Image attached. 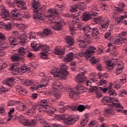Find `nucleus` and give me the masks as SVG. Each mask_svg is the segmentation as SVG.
I'll return each mask as SVG.
<instances>
[{
  "mask_svg": "<svg viewBox=\"0 0 127 127\" xmlns=\"http://www.w3.org/2000/svg\"><path fill=\"white\" fill-rule=\"evenodd\" d=\"M54 102L53 98H49L47 99H44L40 100V105H38L35 103L30 102L29 100H27L28 106L31 105L32 107L31 109H29L27 112V115L29 116H32V115H35L36 113V110H38L39 113L42 114L43 112H47L50 114V116H53L54 113L56 111V108L53 107L48 106V104H51V103Z\"/></svg>",
  "mask_w": 127,
  "mask_h": 127,
  "instance_id": "obj_1",
  "label": "nucleus"
},
{
  "mask_svg": "<svg viewBox=\"0 0 127 127\" xmlns=\"http://www.w3.org/2000/svg\"><path fill=\"white\" fill-rule=\"evenodd\" d=\"M51 74L56 78V80H58V82L62 79H66L67 75L69 72L67 71V65L63 64L61 66V69L58 68H55L51 71Z\"/></svg>",
  "mask_w": 127,
  "mask_h": 127,
  "instance_id": "obj_2",
  "label": "nucleus"
},
{
  "mask_svg": "<svg viewBox=\"0 0 127 127\" xmlns=\"http://www.w3.org/2000/svg\"><path fill=\"white\" fill-rule=\"evenodd\" d=\"M32 5L33 8H35L36 10L34 12L33 19L34 21L37 22H41L43 21L44 18L42 16L43 13V8H40L37 9L38 7L40 6V4H39V0H33L32 2Z\"/></svg>",
  "mask_w": 127,
  "mask_h": 127,
  "instance_id": "obj_3",
  "label": "nucleus"
},
{
  "mask_svg": "<svg viewBox=\"0 0 127 127\" xmlns=\"http://www.w3.org/2000/svg\"><path fill=\"white\" fill-rule=\"evenodd\" d=\"M31 46L33 49L36 51L42 49L43 52L41 53V58L42 59H46L47 57V53L49 51V47L47 45H41L38 44L36 41H33L31 43Z\"/></svg>",
  "mask_w": 127,
  "mask_h": 127,
  "instance_id": "obj_4",
  "label": "nucleus"
},
{
  "mask_svg": "<svg viewBox=\"0 0 127 127\" xmlns=\"http://www.w3.org/2000/svg\"><path fill=\"white\" fill-rule=\"evenodd\" d=\"M79 71L80 72V74H78L75 77V82L82 84L83 85H85V86H89V87H91V84L93 82H95V80H87V78L84 75L85 72H86V71L84 70V68H80L79 69Z\"/></svg>",
  "mask_w": 127,
  "mask_h": 127,
  "instance_id": "obj_5",
  "label": "nucleus"
},
{
  "mask_svg": "<svg viewBox=\"0 0 127 127\" xmlns=\"http://www.w3.org/2000/svg\"><path fill=\"white\" fill-rule=\"evenodd\" d=\"M82 30L84 33V36L87 38H91V37H95V36H99L100 35V31L97 28H91L88 25H85Z\"/></svg>",
  "mask_w": 127,
  "mask_h": 127,
  "instance_id": "obj_6",
  "label": "nucleus"
},
{
  "mask_svg": "<svg viewBox=\"0 0 127 127\" xmlns=\"http://www.w3.org/2000/svg\"><path fill=\"white\" fill-rule=\"evenodd\" d=\"M82 83H79L75 87V89H70L69 90V95L70 98L78 99L80 93H85L86 89Z\"/></svg>",
  "mask_w": 127,
  "mask_h": 127,
  "instance_id": "obj_7",
  "label": "nucleus"
},
{
  "mask_svg": "<svg viewBox=\"0 0 127 127\" xmlns=\"http://www.w3.org/2000/svg\"><path fill=\"white\" fill-rule=\"evenodd\" d=\"M64 8V4H62L58 5L55 9H49L47 13L50 14L48 15L47 18L49 20H52L53 18H55V16H58L60 13V11H62Z\"/></svg>",
  "mask_w": 127,
  "mask_h": 127,
  "instance_id": "obj_8",
  "label": "nucleus"
},
{
  "mask_svg": "<svg viewBox=\"0 0 127 127\" xmlns=\"http://www.w3.org/2000/svg\"><path fill=\"white\" fill-rule=\"evenodd\" d=\"M102 104L103 105H112L115 106L116 108H120V109H124V107L121 105L119 102V100L115 98L114 96L112 97H105L102 98Z\"/></svg>",
  "mask_w": 127,
  "mask_h": 127,
  "instance_id": "obj_9",
  "label": "nucleus"
},
{
  "mask_svg": "<svg viewBox=\"0 0 127 127\" xmlns=\"http://www.w3.org/2000/svg\"><path fill=\"white\" fill-rule=\"evenodd\" d=\"M93 9L94 11L92 12H85L83 13L82 20L83 21H88V20H90V19H92L93 17H95V16H97V14L98 13L96 12V11H99V9L98 8V6L96 5H94L93 7Z\"/></svg>",
  "mask_w": 127,
  "mask_h": 127,
  "instance_id": "obj_10",
  "label": "nucleus"
},
{
  "mask_svg": "<svg viewBox=\"0 0 127 127\" xmlns=\"http://www.w3.org/2000/svg\"><path fill=\"white\" fill-rule=\"evenodd\" d=\"M16 119L19 121L24 127L27 126L28 127H35L36 126V121L34 120H28L24 116L20 115L19 117H17Z\"/></svg>",
  "mask_w": 127,
  "mask_h": 127,
  "instance_id": "obj_11",
  "label": "nucleus"
},
{
  "mask_svg": "<svg viewBox=\"0 0 127 127\" xmlns=\"http://www.w3.org/2000/svg\"><path fill=\"white\" fill-rule=\"evenodd\" d=\"M12 35L8 37V39L10 45H11L12 47H14V46H16L18 44L17 39L19 37V33L16 30H13L12 31Z\"/></svg>",
  "mask_w": 127,
  "mask_h": 127,
  "instance_id": "obj_12",
  "label": "nucleus"
},
{
  "mask_svg": "<svg viewBox=\"0 0 127 127\" xmlns=\"http://www.w3.org/2000/svg\"><path fill=\"white\" fill-rule=\"evenodd\" d=\"M0 9H1L0 16L4 19V20H10L11 22H13L12 18H10V14L9 12L5 9L4 5H1L0 6Z\"/></svg>",
  "mask_w": 127,
  "mask_h": 127,
  "instance_id": "obj_13",
  "label": "nucleus"
},
{
  "mask_svg": "<svg viewBox=\"0 0 127 127\" xmlns=\"http://www.w3.org/2000/svg\"><path fill=\"white\" fill-rule=\"evenodd\" d=\"M25 54V49L21 47L18 51L17 54H14L11 57L12 61L16 62L19 61L21 59L20 56H23Z\"/></svg>",
  "mask_w": 127,
  "mask_h": 127,
  "instance_id": "obj_14",
  "label": "nucleus"
},
{
  "mask_svg": "<svg viewBox=\"0 0 127 127\" xmlns=\"http://www.w3.org/2000/svg\"><path fill=\"white\" fill-rule=\"evenodd\" d=\"M123 43H127V39L121 37L119 38H117L113 40L111 42L109 43V47H112L113 45H121Z\"/></svg>",
  "mask_w": 127,
  "mask_h": 127,
  "instance_id": "obj_15",
  "label": "nucleus"
},
{
  "mask_svg": "<svg viewBox=\"0 0 127 127\" xmlns=\"http://www.w3.org/2000/svg\"><path fill=\"white\" fill-rule=\"evenodd\" d=\"M108 108L104 111V117H111L113 115H115V111L116 106L112 104H108Z\"/></svg>",
  "mask_w": 127,
  "mask_h": 127,
  "instance_id": "obj_16",
  "label": "nucleus"
},
{
  "mask_svg": "<svg viewBox=\"0 0 127 127\" xmlns=\"http://www.w3.org/2000/svg\"><path fill=\"white\" fill-rule=\"evenodd\" d=\"M27 1V0H12V1H7L8 4H14L16 3L18 7L20 8H23L25 7V2Z\"/></svg>",
  "mask_w": 127,
  "mask_h": 127,
  "instance_id": "obj_17",
  "label": "nucleus"
},
{
  "mask_svg": "<svg viewBox=\"0 0 127 127\" xmlns=\"http://www.w3.org/2000/svg\"><path fill=\"white\" fill-rule=\"evenodd\" d=\"M59 20V18L56 19V21L55 22V26L53 27V28L54 30L60 31V30L63 29V24H64V22H63V20Z\"/></svg>",
  "mask_w": 127,
  "mask_h": 127,
  "instance_id": "obj_18",
  "label": "nucleus"
},
{
  "mask_svg": "<svg viewBox=\"0 0 127 127\" xmlns=\"http://www.w3.org/2000/svg\"><path fill=\"white\" fill-rule=\"evenodd\" d=\"M83 6L84 3L79 2L77 4L73 5L71 6L69 10L70 12H76V11H77L78 9H79L80 10H84V8L82 7Z\"/></svg>",
  "mask_w": 127,
  "mask_h": 127,
  "instance_id": "obj_19",
  "label": "nucleus"
},
{
  "mask_svg": "<svg viewBox=\"0 0 127 127\" xmlns=\"http://www.w3.org/2000/svg\"><path fill=\"white\" fill-rule=\"evenodd\" d=\"M127 15L125 14L124 15L120 16L119 17L116 18L115 19V21L114 22L115 24L116 25H118V24H120V23H125L126 25H127V21L125 19V18H127Z\"/></svg>",
  "mask_w": 127,
  "mask_h": 127,
  "instance_id": "obj_20",
  "label": "nucleus"
},
{
  "mask_svg": "<svg viewBox=\"0 0 127 127\" xmlns=\"http://www.w3.org/2000/svg\"><path fill=\"white\" fill-rule=\"evenodd\" d=\"M95 51L96 48L94 47H89L85 51V54L87 55L86 58H90L93 53H95Z\"/></svg>",
  "mask_w": 127,
  "mask_h": 127,
  "instance_id": "obj_21",
  "label": "nucleus"
},
{
  "mask_svg": "<svg viewBox=\"0 0 127 127\" xmlns=\"http://www.w3.org/2000/svg\"><path fill=\"white\" fill-rule=\"evenodd\" d=\"M52 89H54V90L60 91V90H62V89H63V85L59 81H55L52 84Z\"/></svg>",
  "mask_w": 127,
  "mask_h": 127,
  "instance_id": "obj_22",
  "label": "nucleus"
},
{
  "mask_svg": "<svg viewBox=\"0 0 127 127\" xmlns=\"http://www.w3.org/2000/svg\"><path fill=\"white\" fill-rule=\"evenodd\" d=\"M109 24H110V20H109V18H106L102 20L101 23L100 24V26L102 28L106 30V29L108 28Z\"/></svg>",
  "mask_w": 127,
  "mask_h": 127,
  "instance_id": "obj_23",
  "label": "nucleus"
},
{
  "mask_svg": "<svg viewBox=\"0 0 127 127\" xmlns=\"http://www.w3.org/2000/svg\"><path fill=\"white\" fill-rule=\"evenodd\" d=\"M124 68H125V66L124 64H119L117 65L116 68L115 74L117 76L118 75H121V73H123V70H124Z\"/></svg>",
  "mask_w": 127,
  "mask_h": 127,
  "instance_id": "obj_24",
  "label": "nucleus"
},
{
  "mask_svg": "<svg viewBox=\"0 0 127 127\" xmlns=\"http://www.w3.org/2000/svg\"><path fill=\"white\" fill-rule=\"evenodd\" d=\"M11 14L12 17L13 18H11L10 16V18H12V19L13 20V21H14V18H15V17H18V16H20L21 15L20 11L16 9L12 10L11 12Z\"/></svg>",
  "mask_w": 127,
  "mask_h": 127,
  "instance_id": "obj_25",
  "label": "nucleus"
},
{
  "mask_svg": "<svg viewBox=\"0 0 127 127\" xmlns=\"http://www.w3.org/2000/svg\"><path fill=\"white\" fill-rule=\"evenodd\" d=\"M14 82V79L12 77H10L6 79L3 81V84L6 85L8 87H12V83Z\"/></svg>",
  "mask_w": 127,
  "mask_h": 127,
  "instance_id": "obj_26",
  "label": "nucleus"
},
{
  "mask_svg": "<svg viewBox=\"0 0 127 127\" xmlns=\"http://www.w3.org/2000/svg\"><path fill=\"white\" fill-rule=\"evenodd\" d=\"M79 120L78 118L70 117L65 119V124L67 125H73L76 123Z\"/></svg>",
  "mask_w": 127,
  "mask_h": 127,
  "instance_id": "obj_27",
  "label": "nucleus"
},
{
  "mask_svg": "<svg viewBox=\"0 0 127 127\" xmlns=\"http://www.w3.org/2000/svg\"><path fill=\"white\" fill-rule=\"evenodd\" d=\"M112 87H113V84L110 83L109 87L108 88V94L109 96H112V97H116V96H117V93H116L115 90L112 88Z\"/></svg>",
  "mask_w": 127,
  "mask_h": 127,
  "instance_id": "obj_28",
  "label": "nucleus"
},
{
  "mask_svg": "<svg viewBox=\"0 0 127 127\" xmlns=\"http://www.w3.org/2000/svg\"><path fill=\"white\" fill-rule=\"evenodd\" d=\"M54 52L57 55H64L65 54V50L60 47H58L55 49Z\"/></svg>",
  "mask_w": 127,
  "mask_h": 127,
  "instance_id": "obj_29",
  "label": "nucleus"
},
{
  "mask_svg": "<svg viewBox=\"0 0 127 127\" xmlns=\"http://www.w3.org/2000/svg\"><path fill=\"white\" fill-rule=\"evenodd\" d=\"M75 58V55L73 54V53H69L66 58L64 59L65 62H70V61H72L73 59Z\"/></svg>",
  "mask_w": 127,
  "mask_h": 127,
  "instance_id": "obj_30",
  "label": "nucleus"
},
{
  "mask_svg": "<svg viewBox=\"0 0 127 127\" xmlns=\"http://www.w3.org/2000/svg\"><path fill=\"white\" fill-rule=\"evenodd\" d=\"M80 15H81L80 11H78L77 13L73 15V18L72 19V22L73 24H76V23H77L78 21H79V18H78V17L80 16Z\"/></svg>",
  "mask_w": 127,
  "mask_h": 127,
  "instance_id": "obj_31",
  "label": "nucleus"
},
{
  "mask_svg": "<svg viewBox=\"0 0 127 127\" xmlns=\"http://www.w3.org/2000/svg\"><path fill=\"white\" fill-rule=\"evenodd\" d=\"M89 121V115H84V118L82 120H81L80 122V125L81 127H85L86 125H87V123H88V121Z\"/></svg>",
  "mask_w": 127,
  "mask_h": 127,
  "instance_id": "obj_32",
  "label": "nucleus"
},
{
  "mask_svg": "<svg viewBox=\"0 0 127 127\" xmlns=\"http://www.w3.org/2000/svg\"><path fill=\"white\" fill-rule=\"evenodd\" d=\"M47 85H48V83L46 82V83H43L39 85H35V86H32L31 87V89H33L34 91H35V90L37 91V90H39V88L45 87H46V86H47Z\"/></svg>",
  "mask_w": 127,
  "mask_h": 127,
  "instance_id": "obj_33",
  "label": "nucleus"
},
{
  "mask_svg": "<svg viewBox=\"0 0 127 127\" xmlns=\"http://www.w3.org/2000/svg\"><path fill=\"white\" fill-rule=\"evenodd\" d=\"M117 61H118L117 59L110 60L107 62V64L109 67H113V66L116 65Z\"/></svg>",
  "mask_w": 127,
  "mask_h": 127,
  "instance_id": "obj_34",
  "label": "nucleus"
},
{
  "mask_svg": "<svg viewBox=\"0 0 127 127\" xmlns=\"http://www.w3.org/2000/svg\"><path fill=\"white\" fill-rule=\"evenodd\" d=\"M65 41L67 44L70 45V46H71V45L74 44V39L72 37L66 36L65 38Z\"/></svg>",
  "mask_w": 127,
  "mask_h": 127,
  "instance_id": "obj_35",
  "label": "nucleus"
},
{
  "mask_svg": "<svg viewBox=\"0 0 127 127\" xmlns=\"http://www.w3.org/2000/svg\"><path fill=\"white\" fill-rule=\"evenodd\" d=\"M51 34V30H50L49 28H47L44 30L43 33H41V35L42 37L43 36H45V35H50Z\"/></svg>",
  "mask_w": 127,
  "mask_h": 127,
  "instance_id": "obj_36",
  "label": "nucleus"
},
{
  "mask_svg": "<svg viewBox=\"0 0 127 127\" xmlns=\"http://www.w3.org/2000/svg\"><path fill=\"white\" fill-rule=\"evenodd\" d=\"M97 75L100 79H104L108 77V73H102L101 72H99Z\"/></svg>",
  "mask_w": 127,
  "mask_h": 127,
  "instance_id": "obj_37",
  "label": "nucleus"
},
{
  "mask_svg": "<svg viewBox=\"0 0 127 127\" xmlns=\"http://www.w3.org/2000/svg\"><path fill=\"white\" fill-rule=\"evenodd\" d=\"M28 102H27V100L26 101V103L22 104L20 105L19 111H24L26 108H27V104Z\"/></svg>",
  "mask_w": 127,
  "mask_h": 127,
  "instance_id": "obj_38",
  "label": "nucleus"
},
{
  "mask_svg": "<svg viewBox=\"0 0 127 127\" xmlns=\"http://www.w3.org/2000/svg\"><path fill=\"white\" fill-rule=\"evenodd\" d=\"M27 37L30 39H35L36 38V34L35 32H31L27 34Z\"/></svg>",
  "mask_w": 127,
  "mask_h": 127,
  "instance_id": "obj_39",
  "label": "nucleus"
},
{
  "mask_svg": "<svg viewBox=\"0 0 127 127\" xmlns=\"http://www.w3.org/2000/svg\"><path fill=\"white\" fill-rule=\"evenodd\" d=\"M78 45L80 48H86L87 47V45L85 44V41L84 40H79Z\"/></svg>",
  "mask_w": 127,
  "mask_h": 127,
  "instance_id": "obj_40",
  "label": "nucleus"
},
{
  "mask_svg": "<svg viewBox=\"0 0 127 127\" xmlns=\"http://www.w3.org/2000/svg\"><path fill=\"white\" fill-rule=\"evenodd\" d=\"M86 109H88V108L84 105H79L77 106V111H78V112H83Z\"/></svg>",
  "mask_w": 127,
  "mask_h": 127,
  "instance_id": "obj_41",
  "label": "nucleus"
},
{
  "mask_svg": "<svg viewBox=\"0 0 127 127\" xmlns=\"http://www.w3.org/2000/svg\"><path fill=\"white\" fill-rule=\"evenodd\" d=\"M25 86H31V85H34V81L27 80L24 82Z\"/></svg>",
  "mask_w": 127,
  "mask_h": 127,
  "instance_id": "obj_42",
  "label": "nucleus"
},
{
  "mask_svg": "<svg viewBox=\"0 0 127 127\" xmlns=\"http://www.w3.org/2000/svg\"><path fill=\"white\" fill-rule=\"evenodd\" d=\"M98 90H99L98 87L97 88V87H91L89 89V91L90 93H97L98 92Z\"/></svg>",
  "mask_w": 127,
  "mask_h": 127,
  "instance_id": "obj_43",
  "label": "nucleus"
},
{
  "mask_svg": "<svg viewBox=\"0 0 127 127\" xmlns=\"http://www.w3.org/2000/svg\"><path fill=\"white\" fill-rule=\"evenodd\" d=\"M98 126H99V124L95 121H91L89 124V127H97Z\"/></svg>",
  "mask_w": 127,
  "mask_h": 127,
  "instance_id": "obj_44",
  "label": "nucleus"
},
{
  "mask_svg": "<svg viewBox=\"0 0 127 127\" xmlns=\"http://www.w3.org/2000/svg\"><path fill=\"white\" fill-rule=\"evenodd\" d=\"M94 20L96 23H99V22H102L103 21V17L99 16L94 18Z\"/></svg>",
  "mask_w": 127,
  "mask_h": 127,
  "instance_id": "obj_45",
  "label": "nucleus"
},
{
  "mask_svg": "<svg viewBox=\"0 0 127 127\" xmlns=\"http://www.w3.org/2000/svg\"><path fill=\"white\" fill-rule=\"evenodd\" d=\"M111 54L112 55H114V56H117L119 54V51L117 49V48L114 47L112 51H111Z\"/></svg>",
  "mask_w": 127,
  "mask_h": 127,
  "instance_id": "obj_46",
  "label": "nucleus"
},
{
  "mask_svg": "<svg viewBox=\"0 0 127 127\" xmlns=\"http://www.w3.org/2000/svg\"><path fill=\"white\" fill-rule=\"evenodd\" d=\"M39 76L41 77H43V80L44 81H48L49 80V78L47 77V76H46V74L44 72H41L39 73ZM46 78V79H45Z\"/></svg>",
  "mask_w": 127,
  "mask_h": 127,
  "instance_id": "obj_47",
  "label": "nucleus"
},
{
  "mask_svg": "<svg viewBox=\"0 0 127 127\" xmlns=\"http://www.w3.org/2000/svg\"><path fill=\"white\" fill-rule=\"evenodd\" d=\"M10 69L11 71H14V72H18L19 70V68L14 65H12L10 68Z\"/></svg>",
  "mask_w": 127,
  "mask_h": 127,
  "instance_id": "obj_48",
  "label": "nucleus"
},
{
  "mask_svg": "<svg viewBox=\"0 0 127 127\" xmlns=\"http://www.w3.org/2000/svg\"><path fill=\"white\" fill-rule=\"evenodd\" d=\"M100 7H101L102 10H104V11H107V10L108 9V8H109V7H108V5L105 4H103V3H100L99 4Z\"/></svg>",
  "mask_w": 127,
  "mask_h": 127,
  "instance_id": "obj_49",
  "label": "nucleus"
},
{
  "mask_svg": "<svg viewBox=\"0 0 127 127\" xmlns=\"http://www.w3.org/2000/svg\"><path fill=\"white\" fill-rule=\"evenodd\" d=\"M112 9L115 10L116 11H118L120 13H123L124 12V9L123 8H120L118 7H113Z\"/></svg>",
  "mask_w": 127,
  "mask_h": 127,
  "instance_id": "obj_50",
  "label": "nucleus"
},
{
  "mask_svg": "<svg viewBox=\"0 0 127 127\" xmlns=\"http://www.w3.org/2000/svg\"><path fill=\"white\" fill-rule=\"evenodd\" d=\"M15 111V110L14 109V108H12L10 109V110L8 113V115L9 117H10V118H12L13 117L12 114L13 113H14Z\"/></svg>",
  "mask_w": 127,
  "mask_h": 127,
  "instance_id": "obj_51",
  "label": "nucleus"
},
{
  "mask_svg": "<svg viewBox=\"0 0 127 127\" xmlns=\"http://www.w3.org/2000/svg\"><path fill=\"white\" fill-rule=\"evenodd\" d=\"M98 90H100L101 91H102L103 93H106V92H107V91H109V88L98 87Z\"/></svg>",
  "mask_w": 127,
  "mask_h": 127,
  "instance_id": "obj_52",
  "label": "nucleus"
},
{
  "mask_svg": "<svg viewBox=\"0 0 127 127\" xmlns=\"http://www.w3.org/2000/svg\"><path fill=\"white\" fill-rule=\"evenodd\" d=\"M69 30L71 32V34L73 35V34H75V33H76V31H77V29L76 28V27H73L70 28Z\"/></svg>",
  "mask_w": 127,
  "mask_h": 127,
  "instance_id": "obj_53",
  "label": "nucleus"
},
{
  "mask_svg": "<svg viewBox=\"0 0 127 127\" xmlns=\"http://www.w3.org/2000/svg\"><path fill=\"white\" fill-rule=\"evenodd\" d=\"M27 37V35L26 36V34H23L20 36H19V39H20V40H26Z\"/></svg>",
  "mask_w": 127,
  "mask_h": 127,
  "instance_id": "obj_54",
  "label": "nucleus"
},
{
  "mask_svg": "<svg viewBox=\"0 0 127 127\" xmlns=\"http://www.w3.org/2000/svg\"><path fill=\"white\" fill-rule=\"evenodd\" d=\"M0 90L2 92H3V93H6V92H8V91H9L10 89L2 86L1 87H0Z\"/></svg>",
  "mask_w": 127,
  "mask_h": 127,
  "instance_id": "obj_55",
  "label": "nucleus"
},
{
  "mask_svg": "<svg viewBox=\"0 0 127 127\" xmlns=\"http://www.w3.org/2000/svg\"><path fill=\"white\" fill-rule=\"evenodd\" d=\"M15 104V102L13 100H9L7 102V105L8 107H10L11 106H14V105Z\"/></svg>",
  "mask_w": 127,
  "mask_h": 127,
  "instance_id": "obj_56",
  "label": "nucleus"
},
{
  "mask_svg": "<svg viewBox=\"0 0 127 127\" xmlns=\"http://www.w3.org/2000/svg\"><path fill=\"white\" fill-rule=\"evenodd\" d=\"M54 96L56 98V99H58L61 98V96H62V95L60 94V92H57V93H54Z\"/></svg>",
  "mask_w": 127,
  "mask_h": 127,
  "instance_id": "obj_57",
  "label": "nucleus"
},
{
  "mask_svg": "<svg viewBox=\"0 0 127 127\" xmlns=\"http://www.w3.org/2000/svg\"><path fill=\"white\" fill-rule=\"evenodd\" d=\"M107 84V80L105 79H100L99 81V86H102V85H105Z\"/></svg>",
  "mask_w": 127,
  "mask_h": 127,
  "instance_id": "obj_58",
  "label": "nucleus"
},
{
  "mask_svg": "<svg viewBox=\"0 0 127 127\" xmlns=\"http://www.w3.org/2000/svg\"><path fill=\"white\" fill-rule=\"evenodd\" d=\"M78 55L80 57H85V58L87 56V55H86V52H81V53H78Z\"/></svg>",
  "mask_w": 127,
  "mask_h": 127,
  "instance_id": "obj_59",
  "label": "nucleus"
},
{
  "mask_svg": "<svg viewBox=\"0 0 127 127\" xmlns=\"http://www.w3.org/2000/svg\"><path fill=\"white\" fill-rule=\"evenodd\" d=\"M76 65H77V64H76V63H75L74 62L71 63L70 64L71 69H72V71H74V69L76 68Z\"/></svg>",
  "mask_w": 127,
  "mask_h": 127,
  "instance_id": "obj_60",
  "label": "nucleus"
},
{
  "mask_svg": "<svg viewBox=\"0 0 127 127\" xmlns=\"http://www.w3.org/2000/svg\"><path fill=\"white\" fill-rule=\"evenodd\" d=\"M68 109V107L65 106L64 107H62L60 109V113H64L66 110Z\"/></svg>",
  "mask_w": 127,
  "mask_h": 127,
  "instance_id": "obj_61",
  "label": "nucleus"
},
{
  "mask_svg": "<svg viewBox=\"0 0 127 127\" xmlns=\"http://www.w3.org/2000/svg\"><path fill=\"white\" fill-rule=\"evenodd\" d=\"M20 70L22 71L23 73L26 72V66L23 65L20 68Z\"/></svg>",
  "mask_w": 127,
  "mask_h": 127,
  "instance_id": "obj_62",
  "label": "nucleus"
},
{
  "mask_svg": "<svg viewBox=\"0 0 127 127\" xmlns=\"http://www.w3.org/2000/svg\"><path fill=\"white\" fill-rule=\"evenodd\" d=\"M127 75L125 77L122 79H120V82H121L122 84H125L126 82H127Z\"/></svg>",
  "mask_w": 127,
  "mask_h": 127,
  "instance_id": "obj_63",
  "label": "nucleus"
},
{
  "mask_svg": "<svg viewBox=\"0 0 127 127\" xmlns=\"http://www.w3.org/2000/svg\"><path fill=\"white\" fill-rule=\"evenodd\" d=\"M113 29H114V25H111L108 28V31L111 33L113 31Z\"/></svg>",
  "mask_w": 127,
  "mask_h": 127,
  "instance_id": "obj_64",
  "label": "nucleus"
}]
</instances>
